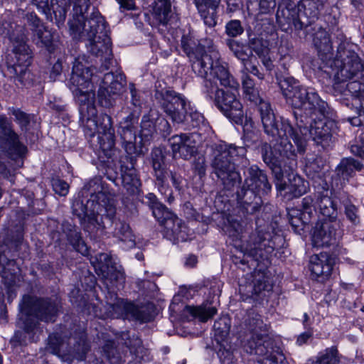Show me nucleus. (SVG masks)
<instances>
[{"mask_svg":"<svg viewBox=\"0 0 364 364\" xmlns=\"http://www.w3.org/2000/svg\"><path fill=\"white\" fill-rule=\"evenodd\" d=\"M341 237L338 223L323 220L316 223L312 238L314 246L323 247L336 244Z\"/></svg>","mask_w":364,"mask_h":364,"instance_id":"nucleus-18","label":"nucleus"},{"mask_svg":"<svg viewBox=\"0 0 364 364\" xmlns=\"http://www.w3.org/2000/svg\"><path fill=\"white\" fill-rule=\"evenodd\" d=\"M205 25L214 27L216 23V9L220 0H193Z\"/></svg>","mask_w":364,"mask_h":364,"instance_id":"nucleus-32","label":"nucleus"},{"mask_svg":"<svg viewBox=\"0 0 364 364\" xmlns=\"http://www.w3.org/2000/svg\"><path fill=\"white\" fill-rule=\"evenodd\" d=\"M31 4L36 6L39 11L46 16L50 14V10L52 9L56 19L58 18L59 21H64L65 18V10L60 6H58L57 9H55L53 4L50 6L48 0H31Z\"/></svg>","mask_w":364,"mask_h":364,"instance_id":"nucleus-44","label":"nucleus"},{"mask_svg":"<svg viewBox=\"0 0 364 364\" xmlns=\"http://www.w3.org/2000/svg\"><path fill=\"white\" fill-rule=\"evenodd\" d=\"M63 231L66 235L67 239L73 248L82 255L88 254V247L83 241L81 233L77 230L76 226L68 222H64L62 225Z\"/></svg>","mask_w":364,"mask_h":364,"instance_id":"nucleus-33","label":"nucleus"},{"mask_svg":"<svg viewBox=\"0 0 364 364\" xmlns=\"http://www.w3.org/2000/svg\"><path fill=\"white\" fill-rule=\"evenodd\" d=\"M73 2V16L86 14L90 6V0H72Z\"/></svg>","mask_w":364,"mask_h":364,"instance_id":"nucleus-55","label":"nucleus"},{"mask_svg":"<svg viewBox=\"0 0 364 364\" xmlns=\"http://www.w3.org/2000/svg\"><path fill=\"white\" fill-rule=\"evenodd\" d=\"M316 217L314 198L311 196H307L301 200V213L299 215L290 214L289 223L293 230L295 232H299L303 230L304 226L311 223Z\"/></svg>","mask_w":364,"mask_h":364,"instance_id":"nucleus-23","label":"nucleus"},{"mask_svg":"<svg viewBox=\"0 0 364 364\" xmlns=\"http://www.w3.org/2000/svg\"><path fill=\"white\" fill-rule=\"evenodd\" d=\"M323 8V0H301L298 4L291 0H283L277 11V23L286 32L292 27L301 31L316 22Z\"/></svg>","mask_w":364,"mask_h":364,"instance_id":"nucleus-7","label":"nucleus"},{"mask_svg":"<svg viewBox=\"0 0 364 364\" xmlns=\"http://www.w3.org/2000/svg\"><path fill=\"white\" fill-rule=\"evenodd\" d=\"M33 41L38 47L45 48L50 53H61V43L58 35L46 26L32 35Z\"/></svg>","mask_w":364,"mask_h":364,"instance_id":"nucleus-26","label":"nucleus"},{"mask_svg":"<svg viewBox=\"0 0 364 364\" xmlns=\"http://www.w3.org/2000/svg\"><path fill=\"white\" fill-rule=\"evenodd\" d=\"M181 43L193 71L204 79L205 92L227 118L236 124H242L243 106L236 95L240 84L220 63L218 53L206 51L199 41L190 36H183Z\"/></svg>","mask_w":364,"mask_h":364,"instance_id":"nucleus-1","label":"nucleus"},{"mask_svg":"<svg viewBox=\"0 0 364 364\" xmlns=\"http://www.w3.org/2000/svg\"><path fill=\"white\" fill-rule=\"evenodd\" d=\"M280 87L287 103L302 109L305 117H312L317 113L324 116L328 112V104L313 89L301 86L295 79L284 78L280 82Z\"/></svg>","mask_w":364,"mask_h":364,"instance_id":"nucleus-9","label":"nucleus"},{"mask_svg":"<svg viewBox=\"0 0 364 364\" xmlns=\"http://www.w3.org/2000/svg\"><path fill=\"white\" fill-rule=\"evenodd\" d=\"M268 166L272 170V172L274 175L276 188L278 191L282 192L288 189L289 192L292 195V196L296 198L301 196L307 191L308 183L300 177H294L291 184H287L285 181H284V171L282 168L287 167L289 171H293V169H290L289 167L288 159L284 160L279 164V168L282 173V177L279 180L276 178L275 173L274 172L272 168L270 166ZM294 169L295 168H294Z\"/></svg>","mask_w":364,"mask_h":364,"instance_id":"nucleus-24","label":"nucleus"},{"mask_svg":"<svg viewBox=\"0 0 364 364\" xmlns=\"http://www.w3.org/2000/svg\"><path fill=\"white\" fill-rule=\"evenodd\" d=\"M9 114L14 116V121L18 125L21 131L28 133L36 126V116L23 112L19 108H9Z\"/></svg>","mask_w":364,"mask_h":364,"instance_id":"nucleus-36","label":"nucleus"},{"mask_svg":"<svg viewBox=\"0 0 364 364\" xmlns=\"http://www.w3.org/2000/svg\"><path fill=\"white\" fill-rule=\"evenodd\" d=\"M164 155L160 149H154L151 152V163L153 169L164 167Z\"/></svg>","mask_w":364,"mask_h":364,"instance_id":"nucleus-59","label":"nucleus"},{"mask_svg":"<svg viewBox=\"0 0 364 364\" xmlns=\"http://www.w3.org/2000/svg\"><path fill=\"white\" fill-rule=\"evenodd\" d=\"M97 212H98V209L96 210L95 208L90 210L85 218L80 221L84 230L90 234L97 233L98 230L103 231L107 228V226L102 220H99V215ZM102 217L105 218V214ZM102 217L101 219H102Z\"/></svg>","mask_w":364,"mask_h":364,"instance_id":"nucleus-38","label":"nucleus"},{"mask_svg":"<svg viewBox=\"0 0 364 364\" xmlns=\"http://www.w3.org/2000/svg\"><path fill=\"white\" fill-rule=\"evenodd\" d=\"M89 350V346L83 337H81L76 345L74 346L72 355L77 360H83Z\"/></svg>","mask_w":364,"mask_h":364,"instance_id":"nucleus-49","label":"nucleus"},{"mask_svg":"<svg viewBox=\"0 0 364 364\" xmlns=\"http://www.w3.org/2000/svg\"><path fill=\"white\" fill-rule=\"evenodd\" d=\"M81 122L84 125L85 134L90 137H93L96 132L99 134L114 132L112 118L107 114L98 116L96 113L93 117H87Z\"/></svg>","mask_w":364,"mask_h":364,"instance_id":"nucleus-28","label":"nucleus"},{"mask_svg":"<svg viewBox=\"0 0 364 364\" xmlns=\"http://www.w3.org/2000/svg\"><path fill=\"white\" fill-rule=\"evenodd\" d=\"M244 95L247 100L258 106L264 132L270 141L276 139L277 136H285L287 132L292 131L288 119L282 117L280 122L277 121L270 104L262 99L256 87L245 92Z\"/></svg>","mask_w":364,"mask_h":364,"instance_id":"nucleus-12","label":"nucleus"},{"mask_svg":"<svg viewBox=\"0 0 364 364\" xmlns=\"http://www.w3.org/2000/svg\"><path fill=\"white\" fill-rule=\"evenodd\" d=\"M53 189L55 193L65 196L68 193L69 185L67 182L60 178H55L52 181Z\"/></svg>","mask_w":364,"mask_h":364,"instance_id":"nucleus-56","label":"nucleus"},{"mask_svg":"<svg viewBox=\"0 0 364 364\" xmlns=\"http://www.w3.org/2000/svg\"><path fill=\"white\" fill-rule=\"evenodd\" d=\"M113 313L112 316H119L125 315H132L136 320L141 322H147L150 321V316L143 310L139 309L134 304L130 302L119 299L115 303L109 305Z\"/></svg>","mask_w":364,"mask_h":364,"instance_id":"nucleus-31","label":"nucleus"},{"mask_svg":"<svg viewBox=\"0 0 364 364\" xmlns=\"http://www.w3.org/2000/svg\"><path fill=\"white\" fill-rule=\"evenodd\" d=\"M193 166L194 171L200 176L203 177L205 175L206 172V163L204 156H199L195 159Z\"/></svg>","mask_w":364,"mask_h":364,"instance_id":"nucleus-62","label":"nucleus"},{"mask_svg":"<svg viewBox=\"0 0 364 364\" xmlns=\"http://www.w3.org/2000/svg\"><path fill=\"white\" fill-rule=\"evenodd\" d=\"M145 199L146 203L151 209L153 215L158 222L173 235L178 236L183 227L181 220L160 203L154 193L147 194Z\"/></svg>","mask_w":364,"mask_h":364,"instance_id":"nucleus-16","label":"nucleus"},{"mask_svg":"<svg viewBox=\"0 0 364 364\" xmlns=\"http://www.w3.org/2000/svg\"><path fill=\"white\" fill-rule=\"evenodd\" d=\"M331 193L328 189H324L311 196L314 198L315 209L318 210L321 215L326 218L325 220H336L338 215L337 205L331 197Z\"/></svg>","mask_w":364,"mask_h":364,"instance_id":"nucleus-27","label":"nucleus"},{"mask_svg":"<svg viewBox=\"0 0 364 364\" xmlns=\"http://www.w3.org/2000/svg\"><path fill=\"white\" fill-rule=\"evenodd\" d=\"M103 350L106 355L107 358L111 363L115 364L119 362V353H117L116 348L114 347L113 343H112V342L107 343L103 347Z\"/></svg>","mask_w":364,"mask_h":364,"instance_id":"nucleus-57","label":"nucleus"},{"mask_svg":"<svg viewBox=\"0 0 364 364\" xmlns=\"http://www.w3.org/2000/svg\"><path fill=\"white\" fill-rule=\"evenodd\" d=\"M93 75L92 68L85 65L80 58H75L73 63V71L68 82V87L72 92L79 91L85 89L94 88L91 81Z\"/></svg>","mask_w":364,"mask_h":364,"instance_id":"nucleus-20","label":"nucleus"},{"mask_svg":"<svg viewBox=\"0 0 364 364\" xmlns=\"http://www.w3.org/2000/svg\"><path fill=\"white\" fill-rule=\"evenodd\" d=\"M345 214L348 220L353 223H358L359 218L358 215V209L352 203H349L345 205Z\"/></svg>","mask_w":364,"mask_h":364,"instance_id":"nucleus-63","label":"nucleus"},{"mask_svg":"<svg viewBox=\"0 0 364 364\" xmlns=\"http://www.w3.org/2000/svg\"><path fill=\"white\" fill-rule=\"evenodd\" d=\"M210 166L224 189L232 191L240 184L242 177L236 170L234 161L241 159L244 166L249 165L245 157L247 149L232 144H215L211 147Z\"/></svg>","mask_w":364,"mask_h":364,"instance_id":"nucleus-5","label":"nucleus"},{"mask_svg":"<svg viewBox=\"0 0 364 364\" xmlns=\"http://www.w3.org/2000/svg\"><path fill=\"white\" fill-rule=\"evenodd\" d=\"M154 97L161 109L176 124L187 122L195 128L203 121V116L197 111L188 112V102L186 97L173 90H156Z\"/></svg>","mask_w":364,"mask_h":364,"instance_id":"nucleus-11","label":"nucleus"},{"mask_svg":"<svg viewBox=\"0 0 364 364\" xmlns=\"http://www.w3.org/2000/svg\"><path fill=\"white\" fill-rule=\"evenodd\" d=\"M24 18L27 21L28 25L31 26V30L32 31V35L36 32V30L41 29L45 26L34 12L27 13Z\"/></svg>","mask_w":364,"mask_h":364,"instance_id":"nucleus-53","label":"nucleus"},{"mask_svg":"<svg viewBox=\"0 0 364 364\" xmlns=\"http://www.w3.org/2000/svg\"><path fill=\"white\" fill-rule=\"evenodd\" d=\"M80 104V120L93 117L97 112L95 105L94 88L73 92Z\"/></svg>","mask_w":364,"mask_h":364,"instance_id":"nucleus-30","label":"nucleus"},{"mask_svg":"<svg viewBox=\"0 0 364 364\" xmlns=\"http://www.w3.org/2000/svg\"><path fill=\"white\" fill-rule=\"evenodd\" d=\"M283 240L280 235H272L270 232L257 230L250 235L245 247V254L256 260L259 258L267 257Z\"/></svg>","mask_w":364,"mask_h":364,"instance_id":"nucleus-15","label":"nucleus"},{"mask_svg":"<svg viewBox=\"0 0 364 364\" xmlns=\"http://www.w3.org/2000/svg\"><path fill=\"white\" fill-rule=\"evenodd\" d=\"M94 180H99L100 181V183H102L101 180L99 178H94ZM92 181H93V179L90 180L86 185H85V186L83 188V191L85 193H87V195H90V199L87 201V203L84 204L83 202L80 200H76L73 203V206H72L73 213L79 218L80 221L82 218H85V217L88 214V213H90V210H91V209H89V208H88V205L90 203H91V205H92L94 203H96L99 206H101L102 208H103V206L102 205H100L97 200H95L92 198V193L87 188V186L89 185V183Z\"/></svg>","mask_w":364,"mask_h":364,"instance_id":"nucleus-40","label":"nucleus"},{"mask_svg":"<svg viewBox=\"0 0 364 364\" xmlns=\"http://www.w3.org/2000/svg\"><path fill=\"white\" fill-rule=\"evenodd\" d=\"M244 31L241 22L239 20H232L225 26V32L230 37H236Z\"/></svg>","mask_w":364,"mask_h":364,"instance_id":"nucleus-52","label":"nucleus"},{"mask_svg":"<svg viewBox=\"0 0 364 364\" xmlns=\"http://www.w3.org/2000/svg\"><path fill=\"white\" fill-rule=\"evenodd\" d=\"M13 44L12 55L8 58V69L19 81L26 73V68L31 64V53L26 44V36L23 33L13 34L10 36Z\"/></svg>","mask_w":364,"mask_h":364,"instance_id":"nucleus-14","label":"nucleus"},{"mask_svg":"<svg viewBox=\"0 0 364 364\" xmlns=\"http://www.w3.org/2000/svg\"><path fill=\"white\" fill-rule=\"evenodd\" d=\"M168 141L174 157L178 154L184 159H189L197 152L201 135L197 132L176 134L172 136Z\"/></svg>","mask_w":364,"mask_h":364,"instance_id":"nucleus-17","label":"nucleus"},{"mask_svg":"<svg viewBox=\"0 0 364 364\" xmlns=\"http://www.w3.org/2000/svg\"><path fill=\"white\" fill-rule=\"evenodd\" d=\"M245 331L240 335V346L250 355L261 358L259 364H279L285 359L282 349L277 346L269 336V326L264 323L262 316L250 313L245 321Z\"/></svg>","mask_w":364,"mask_h":364,"instance_id":"nucleus-3","label":"nucleus"},{"mask_svg":"<svg viewBox=\"0 0 364 364\" xmlns=\"http://www.w3.org/2000/svg\"><path fill=\"white\" fill-rule=\"evenodd\" d=\"M243 185L237 191V200L240 207L248 214L257 213L262 203L261 195L272 189L267 174L257 165H252L244 172Z\"/></svg>","mask_w":364,"mask_h":364,"instance_id":"nucleus-8","label":"nucleus"},{"mask_svg":"<svg viewBox=\"0 0 364 364\" xmlns=\"http://www.w3.org/2000/svg\"><path fill=\"white\" fill-rule=\"evenodd\" d=\"M312 69L321 75L332 76L337 82H346L352 78L364 77V61L348 43H341L336 57L320 64L318 60L311 62Z\"/></svg>","mask_w":364,"mask_h":364,"instance_id":"nucleus-6","label":"nucleus"},{"mask_svg":"<svg viewBox=\"0 0 364 364\" xmlns=\"http://www.w3.org/2000/svg\"><path fill=\"white\" fill-rule=\"evenodd\" d=\"M88 50L94 55L101 57L102 65L105 70L109 68L112 62V41L108 34L98 35L96 37L87 38Z\"/></svg>","mask_w":364,"mask_h":364,"instance_id":"nucleus-22","label":"nucleus"},{"mask_svg":"<svg viewBox=\"0 0 364 364\" xmlns=\"http://www.w3.org/2000/svg\"><path fill=\"white\" fill-rule=\"evenodd\" d=\"M21 314L18 326L28 336L31 342H36L43 332L41 322L54 323L60 306L51 297L25 294L19 304Z\"/></svg>","mask_w":364,"mask_h":364,"instance_id":"nucleus-4","label":"nucleus"},{"mask_svg":"<svg viewBox=\"0 0 364 364\" xmlns=\"http://www.w3.org/2000/svg\"><path fill=\"white\" fill-rule=\"evenodd\" d=\"M171 6L170 0H154L151 5V13L158 23L163 25L167 23Z\"/></svg>","mask_w":364,"mask_h":364,"instance_id":"nucleus-41","label":"nucleus"},{"mask_svg":"<svg viewBox=\"0 0 364 364\" xmlns=\"http://www.w3.org/2000/svg\"><path fill=\"white\" fill-rule=\"evenodd\" d=\"M363 165L353 158L343 159L336 168V176L343 181H348L355 176L356 171H360Z\"/></svg>","mask_w":364,"mask_h":364,"instance_id":"nucleus-35","label":"nucleus"},{"mask_svg":"<svg viewBox=\"0 0 364 364\" xmlns=\"http://www.w3.org/2000/svg\"><path fill=\"white\" fill-rule=\"evenodd\" d=\"M313 41L321 60L323 61L331 60L333 47L328 32L323 29H319L315 33Z\"/></svg>","mask_w":364,"mask_h":364,"instance_id":"nucleus-34","label":"nucleus"},{"mask_svg":"<svg viewBox=\"0 0 364 364\" xmlns=\"http://www.w3.org/2000/svg\"><path fill=\"white\" fill-rule=\"evenodd\" d=\"M123 340H128V341H125L124 344L130 349H136L137 348L141 346V340L138 338V336L133 335L132 338H130V336L128 333H124L122 336Z\"/></svg>","mask_w":364,"mask_h":364,"instance_id":"nucleus-64","label":"nucleus"},{"mask_svg":"<svg viewBox=\"0 0 364 364\" xmlns=\"http://www.w3.org/2000/svg\"><path fill=\"white\" fill-rule=\"evenodd\" d=\"M139 114L132 111L127 117L120 122L119 131L136 129Z\"/></svg>","mask_w":364,"mask_h":364,"instance_id":"nucleus-50","label":"nucleus"},{"mask_svg":"<svg viewBox=\"0 0 364 364\" xmlns=\"http://www.w3.org/2000/svg\"><path fill=\"white\" fill-rule=\"evenodd\" d=\"M349 81L346 91L351 94V109H354L358 115L364 114V77H355Z\"/></svg>","mask_w":364,"mask_h":364,"instance_id":"nucleus-29","label":"nucleus"},{"mask_svg":"<svg viewBox=\"0 0 364 364\" xmlns=\"http://www.w3.org/2000/svg\"><path fill=\"white\" fill-rule=\"evenodd\" d=\"M85 14L73 16V19L68 22L73 38L78 39L82 36L91 38L98 35L108 34V24L97 9L93 7L89 17Z\"/></svg>","mask_w":364,"mask_h":364,"instance_id":"nucleus-13","label":"nucleus"},{"mask_svg":"<svg viewBox=\"0 0 364 364\" xmlns=\"http://www.w3.org/2000/svg\"><path fill=\"white\" fill-rule=\"evenodd\" d=\"M341 355L337 346H333L320 352L313 360L306 364H339Z\"/></svg>","mask_w":364,"mask_h":364,"instance_id":"nucleus-39","label":"nucleus"},{"mask_svg":"<svg viewBox=\"0 0 364 364\" xmlns=\"http://www.w3.org/2000/svg\"><path fill=\"white\" fill-rule=\"evenodd\" d=\"M334 263L333 258L326 252L313 255L309 265L312 278L324 282L331 275Z\"/></svg>","mask_w":364,"mask_h":364,"instance_id":"nucleus-21","label":"nucleus"},{"mask_svg":"<svg viewBox=\"0 0 364 364\" xmlns=\"http://www.w3.org/2000/svg\"><path fill=\"white\" fill-rule=\"evenodd\" d=\"M122 146L128 155L130 156H139L143 154L141 143L136 144V141H127L122 142Z\"/></svg>","mask_w":364,"mask_h":364,"instance_id":"nucleus-51","label":"nucleus"},{"mask_svg":"<svg viewBox=\"0 0 364 364\" xmlns=\"http://www.w3.org/2000/svg\"><path fill=\"white\" fill-rule=\"evenodd\" d=\"M324 164L321 158H316L312 162L306 166V171L309 174L311 173L321 176V172L323 168Z\"/></svg>","mask_w":364,"mask_h":364,"instance_id":"nucleus-60","label":"nucleus"},{"mask_svg":"<svg viewBox=\"0 0 364 364\" xmlns=\"http://www.w3.org/2000/svg\"><path fill=\"white\" fill-rule=\"evenodd\" d=\"M87 188L92 193V197L105 209V218L110 223L111 232L114 237L127 245V247L135 246V236L129 225L115 218L116 205L113 196L104 187L99 180L92 181Z\"/></svg>","mask_w":364,"mask_h":364,"instance_id":"nucleus-10","label":"nucleus"},{"mask_svg":"<svg viewBox=\"0 0 364 364\" xmlns=\"http://www.w3.org/2000/svg\"><path fill=\"white\" fill-rule=\"evenodd\" d=\"M0 136L6 144L9 154L21 157L26 154V146L19 141V136L14 131L11 121L4 114H0Z\"/></svg>","mask_w":364,"mask_h":364,"instance_id":"nucleus-19","label":"nucleus"},{"mask_svg":"<svg viewBox=\"0 0 364 364\" xmlns=\"http://www.w3.org/2000/svg\"><path fill=\"white\" fill-rule=\"evenodd\" d=\"M215 336L221 340H225L229 335L230 330V321L227 318H220L215 321L213 325Z\"/></svg>","mask_w":364,"mask_h":364,"instance_id":"nucleus-48","label":"nucleus"},{"mask_svg":"<svg viewBox=\"0 0 364 364\" xmlns=\"http://www.w3.org/2000/svg\"><path fill=\"white\" fill-rule=\"evenodd\" d=\"M252 277V282L247 287L250 289L247 291L250 293V296H259L262 291L272 289L269 279L264 272L255 271Z\"/></svg>","mask_w":364,"mask_h":364,"instance_id":"nucleus-37","label":"nucleus"},{"mask_svg":"<svg viewBox=\"0 0 364 364\" xmlns=\"http://www.w3.org/2000/svg\"><path fill=\"white\" fill-rule=\"evenodd\" d=\"M127 85L126 77L123 74L114 75L113 73H107L102 80V85L98 90V96L100 100L103 97L107 100L112 95H119L123 92Z\"/></svg>","mask_w":364,"mask_h":364,"instance_id":"nucleus-25","label":"nucleus"},{"mask_svg":"<svg viewBox=\"0 0 364 364\" xmlns=\"http://www.w3.org/2000/svg\"><path fill=\"white\" fill-rule=\"evenodd\" d=\"M227 45L233 55L242 61L244 66H246L249 60H251L253 58L256 60L252 52H247L249 50L248 46L232 39L227 40Z\"/></svg>","mask_w":364,"mask_h":364,"instance_id":"nucleus-42","label":"nucleus"},{"mask_svg":"<svg viewBox=\"0 0 364 364\" xmlns=\"http://www.w3.org/2000/svg\"><path fill=\"white\" fill-rule=\"evenodd\" d=\"M248 48L251 50L250 52H255L258 56H263L264 54L269 53L267 42L262 38L257 36L249 38Z\"/></svg>","mask_w":364,"mask_h":364,"instance_id":"nucleus-46","label":"nucleus"},{"mask_svg":"<svg viewBox=\"0 0 364 364\" xmlns=\"http://www.w3.org/2000/svg\"><path fill=\"white\" fill-rule=\"evenodd\" d=\"M186 310L193 317L198 318L201 322H206L212 318L218 311L215 306L203 304L198 306H186Z\"/></svg>","mask_w":364,"mask_h":364,"instance_id":"nucleus-43","label":"nucleus"},{"mask_svg":"<svg viewBox=\"0 0 364 364\" xmlns=\"http://www.w3.org/2000/svg\"><path fill=\"white\" fill-rule=\"evenodd\" d=\"M102 276L105 280L109 281L111 284L117 282L124 281V273L117 269L114 265L104 266L102 269Z\"/></svg>","mask_w":364,"mask_h":364,"instance_id":"nucleus-47","label":"nucleus"},{"mask_svg":"<svg viewBox=\"0 0 364 364\" xmlns=\"http://www.w3.org/2000/svg\"><path fill=\"white\" fill-rule=\"evenodd\" d=\"M328 112L323 116L319 113L312 117H304L294 112L296 119L295 127L291 124L292 131L287 132L285 136H277V142L272 146L268 142L261 145V154L263 161L270 166L275 173L276 178L281 179L282 173L279 164L288 159L290 169L297 167V153H305L307 146L308 136L316 146L326 149L333 144L332 129L335 127L333 121L326 117Z\"/></svg>","mask_w":364,"mask_h":364,"instance_id":"nucleus-2","label":"nucleus"},{"mask_svg":"<svg viewBox=\"0 0 364 364\" xmlns=\"http://www.w3.org/2000/svg\"><path fill=\"white\" fill-rule=\"evenodd\" d=\"M129 88L131 94V104L136 108L134 111L136 113L139 114V111L141 107V96L139 90L135 87V85L132 82L129 83Z\"/></svg>","mask_w":364,"mask_h":364,"instance_id":"nucleus-54","label":"nucleus"},{"mask_svg":"<svg viewBox=\"0 0 364 364\" xmlns=\"http://www.w3.org/2000/svg\"><path fill=\"white\" fill-rule=\"evenodd\" d=\"M243 225L242 223L237 220H232L230 222L228 228L229 235L231 237L237 239H241V235L243 232Z\"/></svg>","mask_w":364,"mask_h":364,"instance_id":"nucleus-61","label":"nucleus"},{"mask_svg":"<svg viewBox=\"0 0 364 364\" xmlns=\"http://www.w3.org/2000/svg\"><path fill=\"white\" fill-rule=\"evenodd\" d=\"M99 149L107 157H111L115 145L114 132L98 134Z\"/></svg>","mask_w":364,"mask_h":364,"instance_id":"nucleus-45","label":"nucleus"},{"mask_svg":"<svg viewBox=\"0 0 364 364\" xmlns=\"http://www.w3.org/2000/svg\"><path fill=\"white\" fill-rule=\"evenodd\" d=\"M122 181L126 184L136 186L139 183L136 170L122 171Z\"/></svg>","mask_w":364,"mask_h":364,"instance_id":"nucleus-58","label":"nucleus"}]
</instances>
